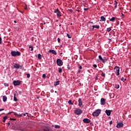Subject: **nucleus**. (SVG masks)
Returning a JSON list of instances; mask_svg holds the SVG:
<instances>
[{
  "label": "nucleus",
  "mask_w": 131,
  "mask_h": 131,
  "mask_svg": "<svg viewBox=\"0 0 131 131\" xmlns=\"http://www.w3.org/2000/svg\"><path fill=\"white\" fill-rule=\"evenodd\" d=\"M2 38L0 37V43H2Z\"/></svg>",
  "instance_id": "nucleus-46"
},
{
  "label": "nucleus",
  "mask_w": 131,
  "mask_h": 131,
  "mask_svg": "<svg viewBox=\"0 0 131 131\" xmlns=\"http://www.w3.org/2000/svg\"><path fill=\"white\" fill-rule=\"evenodd\" d=\"M101 76L103 77H105V74L103 72L102 73Z\"/></svg>",
  "instance_id": "nucleus-31"
},
{
  "label": "nucleus",
  "mask_w": 131,
  "mask_h": 131,
  "mask_svg": "<svg viewBox=\"0 0 131 131\" xmlns=\"http://www.w3.org/2000/svg\"><path fill=\"white\" fill-rule=\"evenodd\" d=\"M78 68L79 70L82 69V67L81 66H80L79 64H78Z\"/></svg>",
  "instance_id": "nucleus-26"
},
{
  "label": "nucleus",
  "mask_w": 131,
  "mask_h": 131,
  "mask_svg": "<svg viewBox=\"0 0 131 131\" xmlns=\"http://www.w3.org/2000/svg\"><path fill=\"white\" fill-rule=\"evenodd\" d=\"M67 37H69V38H71V36L69 34H67Z\"/></svg>",
  "instance_id": "nucleus-35"
},
{
  "label": "nucleus",
  "mask_w": 131,
  "mask_h": 131,
  "mask_svg": "<svg viewBox=\"0 0 131 131\" xmlns=\"http://www.w3.org/2000/svg\"><path fill=\"white\" fill-rule=\"evenodd\" d=\"M43 131H50V130L44 129Z\"/></svg>",
  "instance_id": "nucleus-45"
},
{
  "label": "nucleus",
  "mask_w": 131,
  "mask_h": 131,
  "mask_svg": "<svg viewBox=\"0 0 131 131\" xmlns=\"http://www.w3.org/2000/svg\"><path fill=\"white\" fill-rule=\"evenodd\" d=\"M82 113L83 111L79 108H76V110L74 111V114H75L77 115H79Z\"/></svg>",
  "instance_id": "nucleus-5"
},
{
  "label": "nucleus",
  "mask_w": 131,
  "mask_h": 131,
  "mask_svg": "<svg viewBox=\"0 0 131 131\" xmlns=\"http://www.w3.org/2000/svg\"><path fill=\"white\" fill-rule=\"evenodd\" d=\"M60 81H57L54 83V86H57L59 85Z\"/></svg>",
  "instance_id": "nucleus-22"
},
{
  "label": "nucleus",
  "mask_w": 131,
  "mask_h": 131,
  "mask_svg": "<svg viewBox=\"0 0 131 131\" xmlns=\"http://www.w3.org/2000/svg\"><path fill=\"white\" fill-rule=\"evenodd\" d=\"M42 78H44V79H45V78H46V74H43L42 75Z\"/></svg>",
  "instance_id": "nucleus-37"
},
{
  "label": "nucleus",
  "mask_w": 131,
  "mask_h": 131,
  "mask_svg": "<svg viewBox=\"0 0 131 131\" xmlns=\"http://www.w3.org/2000/svg\"><path fill=\"white\" fill-rule=\"evenodd\" d=\"M126 79H127L126 78H125V79H124V80H125V81H126Z\"/></svg>",
  "instance_id": "nucleus-63"
},
{
  "label": "nucleus",
  "mask_w": 131,
  "mask_h": 131,
  "mask_svg": "<svg viewBox=\"0 0 131 131\" xmlns=\"http://www.w3.org/2000/svg\"><path fill=\"white\" fill-rule=\"evenodd\" d=\"M101 113V110H97L96 111L93 113L92 115L94 117H98L100 115Z\"/></svg>",
  "instance_id": "nucleus-4"
},
{
  "label": "nucleus",
  "mask_w": 131,
  "mask_h": 131,
  "mask_svg": "<svg viewBox=\"0 0 131 131\" xmlns=\"http://www.w3.org/2000/svg\"><path fill=\"white\" fill-rule=\"evenodd\" d=\"M13 84L14 86H18L21 84V82L19 80H14L13 81Z\"/></svg>",
  "instance_id": "nucleus-8"
},
{
  "label": "nucleus",
  "mask_w": 131,
  "mask_h": 131,
  "mask_svg": "<svg viewBox=\"0 0 131 131\" xmlns=\"http://www.w3.org/2000/svg\"><path fill=\"white\" fill-rule=\"evenodd\" d=\"M106 21V18H105V17L101 16L100 21Z\"/></svg>",
  "instance_id": "nucleus-17"
},
{
  "label": "nucleus",
  "mask_w": 131,
  "mask_h": 131,
  "mask_svg": "<svg viewBox=\"0 0 131 131\" xmlns=\"http://www.w3.org/2000/svg\"><path fill=\"white\" fill-rule=\"evenodd\" d=\"M111 30H112L111 28H108L107 29V31L108 32H110Z\"/></svg>",
  "instance_id": "nucleus-34"
},
{
  "label": "nucleus",
  "mask_w": 131,
  "mask_h": 131,
  "mask_svg": "<svg viewBox=\"0 0 131 131\" xmlns=\"http://www.w3.org/2000/svg\"><path fill=\"white\" fill-rule=\"evenodd\" d=\"M11 55L12 57H17V56H20L21 53L19 51H12L11 52Z\"/></svg>",
  "instance_id": "nucleus-2"
},
{
  "label": "nucleus",
  "mask_w": 131,
  "mask_h": 131,
  "mask_svg": "<svg viewBox=\"0 0 131 131\" xmlns=\"http://www.w3.org/2000/svg\"><path fill=\"white\" fill-rule=\"evenodd\" d=\"M41 55L40 54H38V58L39 59V60H41Z\"/></svg>",
  "instance_id": "nucleus-24"
},
{
  "label": "nucleus",
  "mask_w": 131,
  "mask_h": 131,
  "mask_svg": "<svg viewBox=\"0 0 131 131\" xmlns=\"http://www.w3.org/2000/svg\"><path fill=\"white\" fill-rule=\"evenodd\" d=\"M101 105H104L105 104V98H101Z\"/></svg>",
  "instance_id": "nucleus-10"
},
{
  "label": "nucleus",
  "mask_w": 131,
  "mask_h": 131,
  "mask_svg": "<svg viewBox=\"0 0 131 131\" xmlns=\"http://www.w3.org/2000/svg\"><path fill=\"white\" fill-rule=\"evenodd\" d=\"M56 13H57V15L58 17H61V12L60 11H58Z\"/></svg>",
  "instance_id": "nucleus-21"
},
{
  "label": "nucleus",
  "mask_w": 131,
  "mask_h": 131,
  "mask_svg": "<svg viewBox=\"0 0 131 131\" xmlns=\"http://www.w3.org/2000/svg\"><path fill=\"white\" fill-rule=\"evenodd\" d=\"M98 58L100 61L102 62L103 63H105L107 61H108V58H106L105 57H103L102 58L101 55H99Z\"/></svg>",
  "instance_id": "nucleus-1"
},
{
  "label": "nucleus",
  "mask_w": 131,
  "mask_h": 131,
  "mask_svg": "<svg viewBox=\"0 0 131 131\" xmlns=\"http://www.w3.org/2000/svg\"><path fill=\"white\" fill-rule=\"evenodd\" d=\"M13 100L15 102L18 101V99L17 98V96L16 94L15 93H14V98H13Z\"/></svg>",
  "instance_id": "nucleus-16"
},
{
  "label": "nucleus",
  "mask_w": 131,
  "mask_h": 131,
  "mask_svg": "<svg viewBox=\"0 0 131 131\" xmlns=\"http://www.w3.org/2000/svg\"><path fill=\"white\" fill-rule=\"evenodd\" d=\"M88 10V8H84V11H87Z\"/></svg>",
  "instance_id": "nucleus-51"
},
{
  "label": "nucleus",
  "mask_w": 131,
  "mask_h": 131,
  "mask_svg": "<svg viewBox=\"0 0 131 131\" xmlns=\"http://www.w3.org/2000/svg\"><path fill=\"white\" fill-rule=\"evenodd\" d=\"M59 10H58V9L57 8V9H55V10H54V12L55 13H57L58 12H59Z\"/></svg>",
  "instance_id": "nucleus-30"
},
{
  "label": "nucleus",
  "mask_w": 131,
  "mask_h": 131,
  "mask_svg": "<svg viewBox=\"0 0 131 131\" xmlns=\"http://www.w3.org/2000/svg\"><path fill=\"white\" fill-rule=\"evenodd\" d=\"M3 102H6L7 100V96H6V95H4V96H3Z\"/></svg>",
  "instance_id": "nucleus-18"
},
{
  "label": "nucleus",
  "mask_w": 131,
  "mask_h": 131,
  "mask_svg": "<svg viewBox=\"0 0 131 131\" xmlns=\"http://www.w3.org/2000/svg\"><path fill=\"white\" fill-rule=\"evenodd\" d=\"M76 11H77L78 12H79L80 10H76Z\"/></svg>",
  "instance_id": "nucleus-58"
},
{
  "label": "nucleus",
  "mask_w": 131,
  "mask_h": 131,
  "mask_svg": "<svg viewBox=\"0 0 131 131\" xmlns=\"http://www.w3.org/2000/svg\"><path fill=\"white\" fill-rule=\"evenodd\" d=\"M121 81H123V80H124V78H123V77H122V78H121Z\"/></svg>",
  "instance_id": "nucleus-48"
},
{
  "label": "nucleus",
  "mask_w": 131,
  "mask_h": 131,
  "mask_svg": "<svg viewBox=\"0 0 131 131\" xmlns=\"http://www.w3.org/2000/svg\"><path fill=\"white\" fill-rule=\"evenodd\" d=\"M57 40L58 42L59 43L60 42V39L59 38H58Z\"/></svg>",
  "instance_id": "nucleus-43"
},
{
  "label": "nucleus",
  "mask_w": 131,
  "mask_h": 131,
  "mask_svg": "<svg viewBox=\"0 0 131 131\" xmlns=\"http://www.w3.org/2000/svg\"><path fill=\"white\" fill-rule=\"evenodd\" d=\"M96 79L97 80L98 79V77L97 76H96Z\"/></svg>",
  "instance_id": "nucleus-59"
},
{
  "label": "nucleus",
  "mask_w": 131,
  "mask_h": 131,
  "mask_svg": "<svg viewBox=\"0 0 131 131\" xmlns=\"http://www.w3.org/2000/svg\"><path fill=\"white\" fill-rule=\"evenodd\" d=\"M123 8V7H120V9L121 10H122Z\"/></svg>",
  "instance_id": "nucleus-57"
},
{
  "label": "nucleus",
  "mask_w": 131,
  "mask_h": 131,
  "mask_svg": "<svg viewBox=\"0 0 131 131\" xmlns=\"http://www.w3.org/2000/svg\"><path fill=\"white\" fill-rule=\"evenodd\" d=\"M93 28L92 29V31L94 30L95 28L99 29L100 28V26L99 25H95L92 26Z\"/></svg>",
  "instance_id": "nucleus-14"
},
{
  "label": "nucleus",
  "mask_w": 131,
  "mask_h": 131,
  "mask_svg": "<svg viewBox=\"0 0 131 131\" xmlns=\"http://www.w3.org/2000/svg\"><path fill=\"white\" fill-rule=\"evenodd\" d=\"M9 83H6V82L4 83L5 86H9Z\"/></svg>",
  "instance_id": "nucleus-29"
},
{
  "label": "nucleus",
  "mask_w": 131,
  "mask_h": 131,
  "mask_svg": "<svg viewBox=\"0 0 131 131\" xmlns=\"http://www.w3.org/2000/svg\"><path fill=\"white\" fill-rule=\"evenodd\" d=\"M83 122L85 123H89L91 122V120L87 118H85L83 120Z\"/></svg>",
  "instance_id": "nucleus-12"
},
{
  "label": "nucleus",
  "mask_w": 131,
  "mask_h": 131,
  "mask_svg": "<svg viewBox=\"0 0 131 131\" xmlns=\"http://www.w3.org/2000/svg\"><path fill=\"white\" fill-rule=\"evenodd\" d=\"M111 112H112V111L111 110H106L105 113L106 114L107 116H110L111 115Z\"/></svg>",
  "instance_id": "nucleus-13"
},
{
  "label": "nucleus",
  "mask_w": 131,
  "mask_h": 131,
  "mask_svg": "<svg viewBox=\"0 0 131 131\" xmlns=\"http://www.w3.org/2000/svg\"><path fill=\"white\" fill-rule=\"evenodd\" d=\"M8 119V117L7 116H5L4 118H3V119L6 120L7 119Z\"/></svg>",
  "instance_id": "nucleus-38"
},
{
  "label": "nucleus",
  "mask_w": 131,
  "mask_h": 131,
  "mask_svg": "<svg viewBox=\"0 0 131 131\" xmlns=\"http://www.w3.org/2000/svg\"><path fill=\"white\" fill-rule=\"evenodd\" d=\"M111 41H112V40L109 39V42H111Z\"/></svg>",
  "instance_id": "nucleus-56"
},
{
  "label": "nucleus",
  "mask_w": 131,
  "mask_h": 131,
  "mask_svg": "<svg viewBox=\"0 0 131 131\" xmlns=\"http://www.w3.org/2000/svg\"><path fill=\"white\" fill-rule=\"evenodd\" d=\"M89 24H94V23H93V22H92V21H90V22H89Z\"/></svg>",
  "instance_id": "nucleus-50"
},
{
  "label": "nucleus",
  "mask_w": 131,
  "mask_h": 131,
  "mask_svg": "<svg viewBox=\"0 0 131 131\" xmlns=\"http://www.w3.org/2000/svg\"><path fill=\"white\" fill-rule=\"evenodd\" d=\"M49 52L52 53L54 55H57L56 52L54 50H50Z\"/></svg>",
  "instance_id": "nucleus-15"
},
{
  "label": "nucleus",
  "mask_w": 131,
  "mask_h": 131,
  "mask_svg": "<svg viewBox=\"0 0 131 131\" xmlns=\"http://www.w3.org/2000/svg\"><path fill=\"white\" fill-rule=\"evenodd\" d=\"M58 72L59 73H61L62 72V69H61V68H58Z\"/></svg>",
  "instance_id": "nucleus-25"
},
{
  "label": "nucleus",
  "mask_w": 131,
  "mask_h": 131,
  "mask_svg": "<svg viewBox=\"0 0 131 131\" xmlns=\"http://www.w3.org/2000/svg\"><path fill=\"white\" fill-rule=\"evenodd\" d=\"M14 23H16L17 22H16V20H14Z\"/></svg>",
  "instance_id": "nucleus-60"
},
{
  "label": "nucleus",
  "mask_w": 131,
  "mask_h": 131,
  "mask_svg": "<svg viewBox=\"0 0 131 131\" xmlns=\"http://www.w3.org/2000/svg\"><path fill=\"white\" fill-rule=\"evenodd\" d=\"M115 73L116 74L117 76H118L120 74V68L119 67L116 66L114 69Z\"/></svg>",
  "instance_id": "nucleus-3"
},
{
  "label": "nucleus",
  "mask_w": 131,
  "mask_h": 131,
  "mask_svg": "<svg viewBox=\"0 0 131 131\" xmlns=\"http://www.w3.org/2000/svg\"><path fill=\"white\" fill-rule=\"evenodd\" d=\"M27 78H30V74H27Z\"/></svg>",
  "instance_id": "nucleus-41"
},
{
  "label": "nucleus",
  "mask_w": 131,
  "mask_h": 131,
  "mask_svg": "<svg viewBox=\"0 0 131 131\" xmlns=\"http://www.w3.org/2000/svg\"><path fill=\"white\" fill-rule=\"evenodd\" d=\"M114 5L115 6H117V4H118V3H117V2L116 1V0H115L114 1Z\"/></svg>",
  "instance_id": "nucleus-33"
},
{
  "label": "nucleus",
  "mask_w": 131,
  "mask_h": 131,
  "mask_svg": "<svg viewBox=\"0 0 131 131\" xmlns=\"http://www.w3.org/2000/svg\"><path fill=\"white\" fill-rule=\"evenodd\" d=\"M10 120H13V121H15V120H16V119L10 118Z\"/></svg>",
  "instance_id": "nucleus-40"
},
{
  "label": "nucleus",
  "mask_w": 131,
  "mask_h": 131,
  "mask_svg": "<svg viewBox=\"0 0 131 131\" xmlns=\"http://www.w3.org/2000/svg\"><path fill=\"white\" fill-rule=\"evenodd\" d=\"M115 88H116V89H119V84L116 85H115Z\"/></svg>",
  "instance_id": "nucleus-36"
},
{
  "label": "nucleus",
  "mask_w": 131,
  "mask_h": 131,
  "mask_svg": "<svg viewBox=\"0 0 131 131\" xmlns=\"http://www.w3.org/2000/svg\"><path fill=\"white\" fill-rule=\"evenodd\" d=\"M69 104L70 105H73V103L72 102V100H70V101H69Z\"/></svg>",
  "instance_id": "nucleus-28"
},
{
  "label": "nucleus",
  "mask_w": 131,
  "mask_h": 131,
  "mask_svg": "<svg viewBox=\"0 0 131 131\" xmlns=\"http://www.w3.org/2000/svg\"><path fill=\"white\" fill-rule=\"evenodd\" d=\"M7 124H8V126L10 125V123H8Z\"/></svg>",
  "instance_id": "nucleus-55"
},
{
  "label": "nucleus",
  "mask_w": 131,
  "mask_h": 131,
  "mask_svg": "<svg viewBox=\"0 0 131 131\" xmlns=\"http://www.w3.org/2000/svg\"><path fill=\"white\" fill-rule=\"evenodd\" d=\"M113 123V122L112 121H111L110 122V125H112Z\"/></svg>",
  "instance_id": "nucleus-42"
},
{
  "label": "nucleus",
  "mask_w": 131,
  "mask_h": 131,
  "mask_svg": "<svg viewBox=\"0 0 131 131\" xmlns=\"http://www.w3.org/2000/svg\"><path fill=\"white\" fill-rule=\"evenodd\" d=\"M121 14H122V17L123 18L124 17V14L121 13Z\"/></svg>",
  "instance_id": "nucleus-44"
},
{
  "label": "nucleus",
  "mask_w": 131,
  "mask_h": 131,
  "mask_svg": "<svg viewBox=\"0 0 131 131\" xmlns=\"http://www.w3.org/2000/svg\"><path fill=\"white\" fill-rule=\"evenodd\" d=\"M48 130H50V131H52V129H49Z\"/></svg>",
  "instance_id": "nucleus-62"
},
{
  "label": "nucleus",
  "mask_w": 131,
  "mask_h": 131,
  "mask_svg": "<svg viewBox=\"0 0 131 131\" xmlns=\"http://www.w3.org/2000/svg\"><path fill=\"white\" fill-rule=\"evenodd\" d=\"M55 128H60V126L59 125H55Z\"/></svg>",
  "instance_id": "nucleus-27"
},
{
  "label": "nucleus",
  "mask_w": 131,
  "mask_h": 131,
  "mask_svg": "<svg viewBox=\"0 0 131 131\" xmlns=\"http://www.w3.org/2000/svg\"><path fill=\"white\" fill-rule=\"evenodd\" d=\"M124 124L122 123V122L121 123H118V124L117 125L116 127L117 128H121L123 126Z\"/></svg>",
  "instance_id": "nucleus-11"
},
{
  "label": "nucleus",
  "mask_w": 131,
  "mask_h": 131,
  "mask_svg": "<svg viewBox=\"0 0 131 131\" xmlns=\"http://www.w3.org/2000/svg\"><path fill=\"white\" fill-rule=\"evenodd\" d=\"M3 122L5 123L6 122V120L5 119H3Z\"/></svg>",
  "instance_id": "nucleus-54"
},
{
  "label": "nucleus",
  "mask_w": 131,
  "mask_h": 131,
  "mask_svg": "<svg viewBox=\"0 0 131 131\" xmlns=\"http://www.w3.org/2000/svg\"><path fill=\"white\" fill-rule=\"evenodd\" d=\"M116 18V17H114L112 18H110V21L112 22H114Z\"/></svg>",
  "instance_id": "nucleus-23"
},
{
  "label": "nucleus",
  "mask_w": 131,
  "mask_h": 131,
  "mask_svg": "<svg viewBox=\"0 0 131 131\" xmlns=\"http://www.w3.org/2000/svg\"><path fill=\"white\" fill-rule=\"evenodd\" d=\"M78 102V105L79 106V107H83L82 99L81 98H79Z\"/></svg>",
  "instance_id": "nucleus-9"
},
{
  "label": "nucleus",
  "mask_w": 131,
  "mask_h": 131,
  "mask_svg": "<svg viewBox=\"0 0 131 131\" xmlns=\"http://www.w3.org/2000/svg\"><path fill=\"white\" fill-rule=\"evenodd\" d=\"M78 72L79 73H81V70H79L78 71Z\"/></svg>",
  "instance_id": "nucleus-53"
},
{
  "label": "nucleus",
  "mask_w": 131,
  "mask_h": 131,
  "mask_svg": "<svg viewBox=\"0 0 131 131\" xmlns=\"http://www.w3.org/2000/svg\"><path fill=\"white\" fill-rule=\"evenodd\" d=\"M14 68L17 69H22L23 68V66H20V64L18 63H15L14 65L13 66Z\"/></svg>",
  "instance_id": "nucleus-7"
},
{
  "label": "nucleus",
  "mask_w": 131,
  "mask_h": 131,
  "mask_svg": "<svg viewBox=\"0 0 131 131\" xmlns=\"http://www.w3.org/2000/svg\"><path fill=\"white\" fill-rule=\"evenodd\" d=\"M3 111H4V108L0 109V112Z\"/></svg>",
  "instance_id": "nucleus-49"
},
{
  "label": "nucleus",
  "mask_w": 131,
  "mask_h": 131,
  "mask_svg": "<svg viewBox=\"0 0 131 131\" xmlns=\"http://www.w3.org/2000/svg\"><path fill=\"white\" fill-rule=\"evenodd\" d=\"M93 67L94 68H97V64H94L93 66Z\"/></svg>",
  "instance_id": "nucleus-39"
},
{
  "label": "nucleus",
  "mask_w": 131,
  "mask_h": 131,
  "mask_svg": "<svg viewBox=\"0 0 131 131\" xmlns=\"http://www.w3.org/2000/svg\"><path fill=\"white\" fill-rule=\"evenodd\" d=\"M117 7V5H115L114 8H115V9H116Z\"/></svg>",
  "instance_id": "nucleus-52"
},
{
  "label": "nucleus",
  "mask_w": 131,
  "mask_h": 131,
  "mask_svg": "<svg viewBox=\"0 0 131 131\" xmlns=\"http://www.w3.org/2000/svg\"><path fill=\"white\" fill-rule=\"evenodd\" d=\"M68 70H70V68L69 67H68Z\"/></svg>",
  "instance_id": "nucleus-61"
},
{
  "label": "nucleus",
  "mask_w": 131,
  "mask_h": 131,
  "mask_svg": "<svg viewBox=\"0 0 131 131\" xmlns=\"http://www.w3.org/2000/svg\"><path fill=\"white\" fill-rule=\"evenodd\" d=\"M56 62H57L58 66H59V67L62 66V65L63 64V61L60 59H57Z\"/></svg>",
  "instance_id": "nucleus-6"
},
{
  "label": "nucleus",
  "mask_w": 131,
  "mask_h": 131,
  "mask_svg": "<svg viewBox=\"0 0 131 131\" xmlns=\"http://www.w3.org/2000/svg\"><path fill=\"white\" fill-rule=\"evenodd\" d=\"M17 129L20 131H27L25 129H23L21 127L19 126L17 127Z\"/></svg>",
  "instance_id": "nucleus-19"
},
{
  "label": "nucleus",
  "mask_w": 131,
  "mask_h": 131,
  "mask_svg": "<svg viewBox=\"0 0 131 131\" xmlns=\"http://www.w3.org/2000/svg\"><path fill=\"white\" fill-rule=\"evenodd\" d=\"M29 48H31V51H33V47H32V46H30L29 47Z\"/></svg>",
  "instance_id": "nucleus-32"
},
{
  "label": "nucleus",
  "mask_w": 131,
  "mask_h": 131,
  "mask_svg": "<svg viewBox=\"0 0 131 131\" xmlns=\"http://www.w3.org/2000/svg\"><path fill=\"white\" fill-rule=\"evenodd\" d=\"M14 113V115L15 116H17L18 117H22V115H18L17 113H15V112H13Z\"/></svg>",
  "instance_id": "nucleus-20"
},
{
  "label": "nucleus",
  "mask_w": 131,
  "mask_h": 131,
  "mask_svg": "<svg viewBox=\"0 0 131 131\" xmlns=\"http://www.w3.org/2000/svg\"><path fill=\"white\" fill-rule=\"evenodd\" d=\"M26 114H28V113H26L25 114H23V116H26Z\"/></svg>",
  "instance_id": "nucleus-47"
},
{
  "label": "nucleus",
  "mask_w": 131,
  "mask_h": 131,
  "mask_svg": "<svg viewBox=\"0 0 131 131\" xmlns=\"http://www.w3.org/2000/svg\"><path fill=\"white\" fill-rule=\"evenodd\" d=\"M55 93H57V91H55Z\"/></svg>",
  "instance_id": "nucleus-64"
}]
</instances>
